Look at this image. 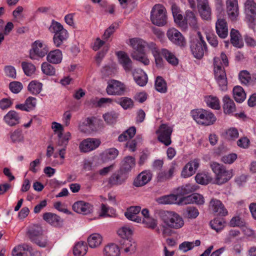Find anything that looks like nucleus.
Segmentation results:
<instances>
[{
    "instance_id": "1",
    "label": "nucleus",
    "mask_w": 256,
    "mask_h": 256,
    "mask_svg": "<svg viewBox=\"0 0 256 256\" xmlns=\"http://www.w3.org/2000/svg\"><path fill=\"white\" fill-rule=\"evenodd\" d=\"M160 216L164 222L169 228L178 229L184 225L182 218L176 212L173 211H162Z\"/></svg>"
},
{
    "instance_id": "2",
    "label": "nucleus",
    "mask_w": 256,
    "mask_h": 256,
    "mask_svg": "<svg viewBox=\"0 0 256 256\" xmlns=\"http://www.w3.org/2000/svg\"><path fill=\"white\" fill-rule=\"evenodd\" d=\"M191 114L194 120L202 125L210 126L216 120V118L212 112L203 109L192 110Z\"/></svg>"
},
{
    "instance_id": "3",
    "label": "nucleus",
    "mask_w": 256,
    "mask_h": 256,
    "mask_svg": "<svg viewBox=\"0 0 256 256\" xmlns=\"http://www.w3.org/2000/svg\"><path fill=\"white\" fill-rule=\"evenodd\" d=\"M220 58H214V73L215 80L222 91L228 90V80L224 68L220 64Z\"/></svg>"
},
{
    "instance_id": "4",
    "label": "nucleus",
    "mask_w": 256,
    "mask_h": 256,
    "mask_svg": "<svg viewBox=\"0 0 256 256\" xmlns=\"http://www.w3.org/2000/svg\"><path fill=\"white\" fill-rule=\"evenodd\" d=\"M150 20L154 24L157 26H164L167 22L166 8L160 4L154 5L150 12Z\"/></svg>"
},
{
    "instance_id": "5",
    "label": "nucleus",
    "mask_w": 256,
    "mask_h": 256,
    "mask_svg": "<svg viewBox=\"0 0 256 256\" xmlns=\"http://www.w3.org/2000/svg\"><path fill=\"white\" fill-rule=\"evenodd\" d=\"M210 167L216 175V184H218L226 182L232 177V172L226 170L224 166L218 162H212Z\"/></svg>"
},
{
    "instance_id": "6",
    "label": "nucleus",
    "mask_w": 256,
    "mask_h": 256,
    "mask_svg": "<svg viewBox=\"0 0 256 256\" xmlns=\"http://www.w3.org/2000/svg\"><path fill=\"white\" fill-rule=\"evenodd\" d=\"M48 48L47 46L40 40L34 42L30 51V57L32 60H38V58H42L47 54Z\"/></svg>"
},
{
    "instance_id": "7",
    "label": "nucleus",
    "mask_w": 256,
    "mask_h": 256,
    "mask_svg": "<svg viewBox=\"0 0 256 256\" xmlns=\"http://www.w3.org/2000/svg\"><path fill=\"white\" fill-rule=\"evenodd\" d=\"M199 40H194L191 44V51L194 56L197 58H200L202 57L204 51L206 50V44L204 40L202 38L200 32L198 33Z\"/></svg>"
},
{
    "instance_id": "8",
    "label": "nucleus",
    "mask_w": 256,
    "mask_h": 256,
    "mask_svg": "<svg viewBox=\"0 0 256 256\" xmlns=\"http://www.w3.org/2000/svg\"><path fill=\"white\" fill-rule=\"evenodd\" d=\"M126 86L120 81L112 80L108 82L106 91L108 95L120 96L124 94Z\"/></svg>"
},
{
    "instance_id": "9",
    "label": "nucleus",
    "mask_w": 256,
    "mask_h": 256,
    "mask_svg": "<svg viewBox=\"0 0 256 256\" xmlns=\"http://www.w3.org/2000/svg\"><path fill=\"white\" fill-rule=\"evenodd\" d=\"M172 131V128L167 124H161L156 131L158 140L166 146H169L172 142L170 136Z\"/></svg>"
},
{
    "instance_id": "10",
    "label": "nucleus",
    "mask_w": 256,
    "mask_h": 256,
    "mask_svg": "<svg viewBox=\"0 0 256 256\" xmlns=\"http://www.w3.org/2000/svg\"><path fill=\"white\" fill-rule=\"evenodd\" d=\"M100 140L94 138H88L80 142V150L82 152H88L98 148L100 144Z\"/></svg>"
},
{
    "instance_id": "11",
    "label": "nucleus",
    "mask_w": 256,
    "mask_h": 256,
    "mask_svg": "<svg viewBox=\"0 0 256 256\" xmlns=\"http://www.w3.org/2000/svg\"><path fill=\"white\" fill-rule=\"evenodd\" d=\"M226 10L230 18L232 20H236L239 15V8L238 0H226Z\"/></svg>"
},
{
    "instance_id": "12",
    "label": "nucleus",
    "mask_w": 256,
    "mask_h": 256,
    "mask_svg": "<svg viewBox=\"0 0 256 256\" xmlns=\"http://www.w3.org/2000/svg\"><path fill=\"white\" fill-rule=\"evenodd\" d=\"M166 34L168 39L174 44L180 46L185 45L186 41L184 37L176 29L170 28L168 30Z\"/></svg>"
},
{
    "instance_id": "13",
    "label": "nucleus",
    "mask_w": 256,
    "mask_h": 256,
    "mask_svg": "<svg viewBox=\"0 0 256 256\" xmlns=\"http://www.w3.org/2000/svg\"><path fill=\"white\" fill-rule=\"evenodd\" d=\"M204 202V196L197 193L182 198L179 202L180 204H196L198 205L203 204Z\"/></svg>"
},
{
    "instance_id": "14",
    "label": "nucleus",
    "mask_w": 256,
    "mask_h": 256,
    "mask_svg": "<svg viewBox=\"0 0 256 256\" xmlns=\"http://www.w3.org/2000/svg\"><path fill=\"white\" fill-rule=\"evenodd\" d=\"M244 12L248 22L253 23L256 16V3L253 0H246L244 4Z\"/></svg>"
},
{
    "instance_id": "15",
    "label": "nucleus",
    "mask_w": 256,
    "mask_h": 256,
    "mask_svg": "<svg viewBox=\"0 0 256 256\" xmlns=\"http://www.w3.org/2000/svg\"><path fill=\"white\" fill-rule=\"evenodd\" d=\"M152 178V174L149 170H144L141 172L134 178L133 185L136 187H140L147 184Z\"/></svg>"
},
{
    "instance_id": "16",
    "label": "nucleus",
    "mask_w": 256,
    "mask_h": 256,
    "mask_svg": "<svg viewBox=\"0 0 256 256\" xmlns=\"http://www.w3.org/2000/svg\"><path fill=\"white\" fill-rule=\"evenodd\" d=\"M151 42H147L144 40L138 38L130 40V44L134 49L133 52H144V48H148L150 50L149 44Z\"/></svg>"
},
{
    "instance_id": "17",
    "label": "nucleus",
    "mask_w": 256,
    "mask_h": 256,
    "mask_svg": "<svg viewBox=\"0 0 256 256\" xmlns=\"http://www.w3.org/2000/svg\"><path fill=\"white\" fill-rule=\"evenodd\" d=\"M128 176L121 170L114 173L108 178V183L111 186H118L124 184Z\"/></svg>"
},
{
    "instance_id": "18",
    "label": "nucleus",
    "mask_w": 256,
    "mask_h": 256,
    "mask_svg": "<svg viewBox=\"0 0 256 256\" xmlns=\"http://www.w3.org/2000/svg\"><path fill=\"white\" fill-rule=\"evenodd\" d=\"M216 34L220 38H224L228 36V27L225 19L220 17L218 18L216 22Z\"/></svg>"
},
{
    "instance_id": "19",
    "label": "nucleus",
    "mask_w": 256,
    "mask_h": 256,
    "mask_svg": "<svg viewBox=\"0 0 256 256\" xmlns=\"http://www.w3.org/2000/svg\"><path fill=\"white\" fill-rule=\"evenodd\" d=\"M92 206L89 203L84 201H78L72 206L73 210L77 213L87 214L92 210Z\"/></svg>"
},
{
    "instance_id": "20",
    "label": "nucleus",
    "mask_w": 256,
    "mask_h": 256,
    "mask_svg": "<svg viewBox=\"0 0 256 256\" xmlns=\"http://www.w3.org/2000/svg\"><path fill=\"white\" fill-rule=\"evenodd\" d=\"M199 12L203 19L208 20L211 16V9L208 0H197Z\"/></svg>"
},
{
    "instance_id": "21",
    "label": "nucleus",
    "mask_w": 256,
    "mask_h": 256,
    "mask_svg": "<svg viewBox=\"0 0 256 256\" xmlns=\"http://www.w3.org/2000/svg\"><path fill=\"white\" fill-rule=\"evenodd\" d=\"M116 55L118 62L126 72H130L132 69V62L128 54L124 52L119 51Z\"/></svg>"
},
{
    "instance_id": "22",
    "label": "nucleus",
    "mask_w": 256,
    "mask_h": 256,
    "mask_svg": "<svg viewBox=\"0 0 256 256\" xmlns=\"http://www.w3.org/2000/svg\"><path fill=\"white\" fill-rule=\"evenodd\" d=\"M209 208L212 211L218 215L225 216L228 214L224 205L218 200L212 199L210 202Z\"/></svg>"
},
{
    "instance_id": "23",
    "label": "nucleus",
    "mask_w": 256,
    "mask_h": 256,
    "mask_svg": "<svg viewBox=\"0 0 256 256\" xmlns=\"http://www.w3.org/2000/svg\"><path fill=\"white\" fill-rule=\"evenodd\" d=\"M199 164L200 160L198 159H194L188 163L182 170V176L188 178L192 176L195 173L196 170L199 166Z\"/></svg>"
},
{
    "instance_id": "24",
    "label": "nucleus",
    "mask_w": 256,
    "mask_h": 256,
    "mask_svg": "<svg viewBox=\"0 0 256 256\" xmlns=\"http://www.w3.org/2000/svg\"><path fill=\"white\" fill-rule=\"evenodd\" d=\"M4 120L8 126H13L20 123V116L16 111L10 110L4 116Z\"/></svg>"
},
{
    "instance_id": "25",
    "label": "nucleus",
    "mask_w": 256,
    "mask_h": 256,
    "mask_svg": "<svg viewBox=\"0 0 256 256\" xmlns=\"http://www.w3.org/2000/svg\"><path fill=\"white\" fill-rule=\"evenodd\" d=\"M136 82L140 86H145L148 82V76L146 72L141 69L134 70L132 72Z\"/></svg>"
},
{
    "instance_id": "26",
    "label": "nucleus",
    "mask_w": 256,
    "mask_h": 256,
    "mask_svg": "<svg viewBox=\"0 0 256 256\" xmlns=\"http://www.w3.org/2000/svg\"><path fill=\"white\" fill-rule=\"evenodd\" d=\"M43 219L52 226L58 227L62 225L63 220L58 215L52 212H46L43 214Z\"/></svg>"
},
{
    "instance_id": "27",
    "label": "nucleus",
    "mask_w": 256,
    "mask_h": 256,
    "mask_svg": "<svg viewBox=\"0 0 256 256\" xmlns=\"http://www.w3.org/2000/svg\"><path fill=\"white\" fill-rule=\"evenodd\" d=\"M140 207L138 206H130L124 212V216L130 220L140 222H141V218L138 217L136 214L140 212Z\"/></svg>"
},
{
    "instance_id": "28",
    "label": "nucleus",
    "mask_w": 256,
    "mask_h": 256,
    "mask_svg": "<svg viewBox=\"0 0 256 256\" xmlns=\"http://www.w3.org/2000/svg\"><path fill=\"white\" fill-rule=\"evenodd\" d=\"M120 245L121 248L126 253L132 254L136 250V242L131 238L123 239L120 242Z\"/></svg>"
},
{
    "instance_id": "29",
    "label": "nucleus",
    "mask_w": 256,
    "mask_h": 256,
    "mask_svg": "<svg viewBox=\"0 0 256 256\" xmlns=\"http://www.w3.org/2000/svg\"><path fill=\"white\" fill-rule=\"evenodd\" d=\"M8 136L11 142L13 144L23 143L24 140V136L20 128H16L10 131L8 134Z\"/></svg>"
},
{
    "instance_id": "30",
    "label": "nucleus",
    "mask_w": 256,
    "mask_h": 256,
    "mask_svg": "<svg viewBox=\"0 0 256 256\" xmlns=\"http://www.w3.org/2000/svg\"><path fill=\"white\" fill-rule=\"evenodd\" d=\"M135 160L133 157L131 156H126L122 162L120 170L126 174L130 172L132 168L135 166Z\"/></svg>"
},
{
    "instance_id": "31",
    "label": "nucleus",
    "mask_w": 256,
    "mask_h": 256,
    "mask_svg": "<svg viewBox=\"0 0 256 256\" xmlns=\"http://www.w3.org/2000/svg\"><path fill=\"white\" fill-rule=\"evenodd\" d=\"M185 20L186 26L188 24L193 29L196 30L199 28V24L196 14L192 11L186 10L185 14Z\"/></svg>"
},
{
    "instance_id": "32",
    "label": "nucleus",
    "mask_w": 256,
    "mask_h": 256,
    "mask_svg": "<svg viewBox=\"0 0 256 256\" xmlns=\"http://www.w3.org/2000/svg\"><path fill=\"white\" fill-rule=\"evenodd\" d=\"M27 251L31 256L34 255V252L32 248L26 244H20L16 246L12 252V256H24L23 252Z\"/></svg>"
},
{
    "instance_id": "33",
    "label": "nucleus",
    "mask_w": 256,
    "mask_h": 256,
    "mask_svg": "<svg viewBox=\"0 0 256 256\" xmlns=\"http://www.w3.org/2000/svg\"><path fill=\"white\" fill-rule=\"evenodd\" d=\"M47 60L52 64H58L61 62L62 59V54L60 50H55L47 54Z\"/></svg>"
},
{
    "instance_id": "34",
    "label": "nucleus",
    "mask_w": 256,
    "mask_h": 256,
    "mask_svg": "<svg viewBox=\"0 0 256 256\" xmlns=\"http://www.w3.org/2000/svg\"><path fill=\"white\" fill-rule=\"evenodd\" d=\"M223 108L224 112L226 114H230L236 111V107L233 100L228 96H224L222 99Z\"/></svg>"
},
{
    "instance_id": "35",
    "label": "nucleus",
    "mask_w": 256,
    "mask_h": 256,
    "mask_svg": "<svg viewBox=\"0 0 256 256\" xmlns=\"http://www.w3.org/2000/svg\"><path fill=\"white\" fill-rule=\"evenodd\" d=\"M103 254L104 256H120V250L116 244H110L104 246Z\"/></svg>"
},
{
    "instance_id": "36",
    "label": "nucleus",
    "mask_w": 256,
    "mask_h": 256,
    "mask_svg": "<svg viewBox=\"0 0 256 256\" xmlns=\"http://www.w3.org/2000/svg\"><path fill=\"white\" fill-rule=\"evenodd\" d=\"M88 247L84 242L76 243L73 249V253L75 256H84L87 252Z\"/></svg>"
},
{
    "instance_id": "37",
    "label": "nucleus",
    "mask_w": 256,
    "mask_h": 256,
    "mask_svg": "<svg viewBox=\"0 0 256 256\" xmlns=\"http://www.w3.org/2000/svg\"><path fill=\"white\" fill-rule=\"evenodd\" d=\"M102 236L98 234H92L88 238V243L91 248H96L99 246L102 242Z\"/></svg>"
},
{
    "instance_id": "38",
    "label": "nucleus",
    "mask_w": 256,
    "mask_h": 256,
    "mask_svg": "<svg viewBox=\"0 0 256 256\" xmlns=\"http://www.w3.org/2000/svg\"><path fill=\"white\" fill-rule=\"evenodd\" d=\"M233 96L237 102L241 103L246 98V94L240 86H236L233 88Z\"/></svg>"
},
{
    "instance_id": "39",
    "label": "nucleus",
    "mask_w": 256,
    "mask_h": 256,
    "mask_svg": "<svg viewBox=\"0 0 256 256\" xmlns=\"http://www.w3.org/2000/svg\"><path fill=\"white\" fill-rule=\"evenodd\" d=\"M150 50H151L155 59L156 64L157 66L160 67L162 65V59L160 56L158 50L154 42H151L149 44Z\"/></svg>"
},
{
    "instance_id": "40",
    "label": "nucleus",
    "mask_w": 256,
    "mask_h": 256,
    "mask_svg": "<svg viewBox=\"0 0 256 256\" xmlns=\"http://www.w3.org/2000/svg\"><path fill=\"white\" fill-rule=\"evenodd\" d=\"M131 56L134 60L140 62L144 66H148L150 64V60L144 52H132Z\"/></svg>"
},
{
    "instance_id": "41",
    "label": "nucleus",
    "mask_w": 256,
    "mask_h": 256,
    "mask_svg": "<svg viewBox=\"0 0 256 256\" xmlns=\"http://www.w3.org/2000/svg\"><path fill=\"white\" fill-rule=\"evenodd\" d=\"M42 88V84L36 80H32L28 86V90L33 95L39 94Z\"/></svg>"
},
{
    "instance_id": "42",
    "label": "nucleus",
    "mask_w": 256,
    "mask_h": 256,
    "mask_svg": "<svg viewBox=\"0 0 256 256\" xmlns=\"http://www.w3.org/2000/svg\"><path fill=\"white\" fill-rule=\"evenodd\" d=\"M42 230L40 226L34 225L29 228L28 234L30 239L34 242L42 236Z\"/></svg>"
},
{
    "instance_id": "43",
    "label": "nucleus",
    "mask_w": 256,
    "mask_h": 256,
    "mask_svg": "<svg viewBox=\"0 0 256 256\" xmlns=\"http://www.w3.org/2000/svg\"><path fill=\"white\" fill-rule=\"evenodd\" d=\"M68 34L66 30L65 29L54 34L53 40L55 46L57 47H59L62 42L68 38Z\"/></svg>"
},
{
    "instance_id": "44",
    "label": "nucleus",
    "mask_w": 256,
    "mask_h": 256,
    "mask_svg": "<svg viewBox=\"0 0 256 256\" xmlns=\"http://www.w3.org/2000/svg\"><path fill=\"white\" fill-rule=\"evenodd\" d=\"M118 151L114 148H111L106 150L102 154V160L104 162L115 159L118 156Z\"/></svg>"
},
{
    "instance_id": "45",
    "label": "nucleus",
    "mask_w": 256,
    "mask_h": 256,
    "mask_svg": "<svg viewBox=\"0 0 256 256\" xmlns=\"http://www.w3.org/2000/svg\"><path fill=\"white\" fill-rule=\"evenodd\" d=\"M161 53L170 64L173 66H176L178 64V60L172 52L166 48H164L162 50Z\"/></svg>"
},
{
    "instance_id": "46",
    "label": "nucleus",
    "mask_w": 256,
    "mask_h": 256,
    "mask_svg": "<svg viewBox=\"0 0 256 256\" xmlns=\"http://www.w3.org/2000/svg\"><path fill=\"white\" fill-rule=\"evenodd\" d=\"M200 244V240L194 242H184L179 245L178 248L180 251L186 252L192 250L195 246H199Z\"/></svg>"
},
{
    "instance_id": "47",
    "label": "nucleus",
    "mask_w": 256,
    "mask_h": 256,
    "mask_svg": "<svg viewBox=\"0 0 256 256\" xmlns=\"http://www.w3.org/2000/svg\"><path fill=\"white\" fill-rule=\"evenodd\" d=\"M204 101L207 106L214 110H219L220 108V101L216 96H208L205 97Z\"/></svg>"
},
{
    "instance_id": "48",
    "label": "nucleus",
    "mask_w": 256,
    "mask_h": 256,
    "mask_svg": "<svg viewBox=\"0 0 256 256\" xmlns=\"http://www.w3.org/2000/svg\"><path fill=\"white\" fill-rule=\"evenodd\" d=\"M198 186L194 184H188L180 187L178 189V193L180 195H185L194 192L197 190Z\"/></svg>"
},
{
    "instance_id": "49",
    "label": "nucleus",
    "mask_w": 256,
    "mask_h": 256,
    "mask_svg": "<svg viewBox=\"0 0 256 256\" xmlns=\"http://www.w3.org/2000/svg\"><path fill=\"white\" fill-rule=\"evenodd\" d=\"M178 196L176 194H170L158 198V202L160 204H168L176 203Z\"/></svg>"
},
{
    "instance_id": "50",
    "label": "nucleus",
    "mask_w": 256,
    "mask_h": 256,
    "mask_svg": "<svg viewBox=\"0 0 256 256\" xmlns=\"http://www.w3.org/2000/svg\"><path fill=\"white\" fill-rule=\"evenodd\" d=\"M136 128L134 126L130 128L125 132H123L118 138L119 142H122L132 138L136 134Z\"/></svg>"
},
{
    "instance_id": "51",
    "label": "nucleus",
    "mask_w": 256,
    "mask_h": 256,
    "mask_svg": "<svg viewBox=\"0 0 256 256\" xmlns=\"http://www.w3.org/2000/svg\"><path fill=\"white\" fill-rule=\"evenodd\" d=\"M210 226L216 232L222 230L225 226V222L222 218H216L210 222Z\"/></svg>"
},
{
    "instance_id": "52",
    "label": "nucleus",
    "mask_w": 256,
    "mask_h": 256,
    "mask_svg": "<svg viewBox=\"0 0 256 256\" xmlns=\"http://www.w3.org/2000/svg\"><path fill=\"white\" fill-rule=\"evenodd\" d=\"M156 90L161 93H165L167 91V86L165 80L161 76H158L155 81Z\"/></svg>"
},
{
    "instance_id": "53",
    "label": "nucleus",
    "mask_w": 256,
    "mask_h": 256,
    "mask_svg": "<svg viewBox=\"0 0 256 256\" xmlns=\"http://www.w3.org/2000/svg\"><path fill=\"white\" fill-rule=\"evenodd\" d=\"M230 42L234 46L240 48L242 44L240 41V35L238 32L234 29H232L230 33Z\"/></svg>"
},
{
    "instance_id": "54",
    "label": "nucleus",
    "mask_w": 256,
    "mask_h": 256,
    "mask_svg": "<svg viewBox=\"0 0 256 256\" xmlns=\"http://www.w3.org/2000/svg\"><path fill=\"white\" fill-rule=\"evenodd\" d=\"M195 179L196 182L201 184H207L212 180V177L208 174L206 173H199L198 174Z\"/></svg>"
},
{
    "instance_id": "55",
    "label": "nucleus",
    "mask_w": 256,
    "mask_h": 256,
    "mask_svg": "<svg viewBox=\"0 0 256 256\" xmlns=\"http://www.w3.org/2000/svg\"><path fill=\"white\" fill-rule=\"evenodd\" d=\"M239 80L242 84L248 85L251 84L253 80L251 78L250 74L246 70H242L238 74Z\"/></svg>"
},
{
    "instance_id": "56",
    "label": "nucleus",
    "mask_w": 256,
    "mask_h": 256,
    "mask_svg": "<svg viewBox=\"0 0 256 256\" xmlns=\"http://www.w3.org/2000/svg\"><path fill=\"white\" fill-rule=\"evenodd\" d=\"M22 66L24 74L28 76H31L35 72L36 67L30 62H24L22 63Z\"/></svg>"
},
{
    "instance_id": "57",
    "label": "nucleus",
    "mask_w": 256,
    "mask_h": 256,
    "mask_svg": "<svg viewBox=\"0 0 256 256\" xmlns=\"http://www.w3.org/2000/svg\"><path fill=\"white\" fill-rule=\"evenodd\" d=\"M42 70L44 74L48 76H54L56 74L54 68L47 62H44L42 64Z\"/></svg>"
},
{
    "instance_id": "58",
    "label": "nucleus",
    "mask_w": 256,
    "mask_h": 256,
    "mask_svg": "<svg viewBox=\"0 0 256 256\" xmlns=\"http://www.w3.org/2000/svg\"><path fill=\"white\" fill-rule=\"evenodd\" d=\"M174 22L182 30H186L187 29L186 22L182 14H179L174 16Z\"/></svg>"
},
{
    "instance_id": "59",
    "label": "nucleus",
    "mask_w": 256,
    "mask_h": 256,
    "mask_svg": "<svg viewBox=\"0 0 256 256\" xmlns=\"http://www.w3.org/2000/svg\"><path fill=\"white\" fill-rule=\"evenodd\" d=\"M142 223L146 228L152 230L156 229L158 226V220L151 217L144 218Z\"/></svg>"
},
{
    "instance_id": "60",
    "label": "nucleus",
    "mask_w": 256,
    "mask_h": 256,
    "mask_svg": "<svg viewBox=\"0 0 256 256\" xmlns=\"http://www.w3.org/2000/svg\"><path fill=\"white\" fill-rule=\"evenodd\" d=\"M132 229L128 226H123L120 228L118 230V234L123 239L128 238V236L132 234Z\"/></svg>"
},
{
    "instance_id": "61",
    "label": "nucleus",
    "mask_w": 256,
    "mask_h": 256,
    "mask_svg": "<svg viewBox=\"0 0 256 256\" xmlns=\"http://www.w3.org/2000/svg\"><path fill=\"white\" fill-rule=\"evenodd\" d=\"M124 109L130 108L133 106V101L127 97L122 98L118 102Z\"/></svg>"
},
{
    "instance_id": "62",
    "label": "nucleus",
    "mask_w": 256,
    "mask_h": 256,
    "mask_svg": "<svg viewBox=\"0 0 256 256\" xmlns=\"http://www.w3.org/2000/svg\"><path fill=\"white\" fill-rule=\"evenodd\" d=\"M104 120L108 124H112L116 122L118 114L114 112H108L103 116Z\"/></svg>"
},
{
    "instance_id": "63",
    "label": "nucleus",
    "mask_w": 256,
    "mask_h": 256,
    "mask_svg": "<svg viewBox=\"0 0 256 256\" xmlns=\"http://www.w3.org/2000/svg\"><path fill=\"white\" fill-rule=\"evenodd\" d=\"M86 127L88 128L89 133L91 132H95L98 130L96 122L92 118H88L84 122Z\"/></svg>"
},
{
    "instance_id": "64",
    "label": "nucleus",
    "mask_w": 256,
    "mask_h": 256,
    "mask_svg": "<svg viewBox=\"0 0 256 256\" xmlns=\"http://www.w3.org/2000/svg\"><path fill=\"white\" fill-rule=\"evenodd\" d=\"M10 90L14 94H18L22 90L23 86L21 82H12L9 84Z\"/></svg>"
}]
</instances>
